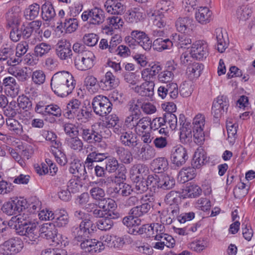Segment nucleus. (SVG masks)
<instances>
[{
	"label": "nucleus",
	"mask_w": 255,
	"mask_h": 255,
	"mask_svg": "<svg viewBox=\"0 0 255 255\" xmlns=\"http://www.w3.org/2000/svg\"><path fill=\"white\" fill-rule=\"evenodd\" d=\"M76 83L73 76L68 72H57L52 76L51 87L58 96L63 97L70 94L75 87Z\"/></svg>",
	"instance_id": "obj_1"
},
{
	"label": "nucleus",
	"mask_w": 255,
	"mask_h": 255,
	"mask_svg": "<svg viewBox=\"0 0 255 255\" xmlns=\"http://www.w3.org/2000/svg\"><path fill=\"white\" fill-rule=\"evenodd\" d=\"M125 124L129 129H133L137 134L140 135L150 128V118L143 117L142 115H135L134 117L126 119Z\"/></svg>",
	"instance_id": "obj_2"
},
{
	"label": "nucleus",
	"mask_w": 255,
	"mask_h": 255,
	"mask_svg": "<svg viewBox=\"0 0 255 255\" xmlns=\"http://www.w3.org/2000/svg\"><path fill=\"white\" fill-rule=\"evenodd\" d=\"M126 42L130 45L137 42L145 50H149L152 46V40L143 31L134 30L130 33V36L126 37Z\"/></svg>",
	"instance_id": "obj_3"
},
{
	"label": "nucleus",
	"mask_w": 255,
	"mask_h": 255,
	"mask_svg": "<svg viewBox=\"0 0 255 255\" xmlns=\"http://www.w3.org/2000/svg\"><path fill=\"white\" fill-rule=\"evenodd\" d=\"M94 112L96 115L104 117L112 110L113 105L106 96L98 95L94 98L92 103Z\"/></svg>",
	"instance_id": "obj_4"
},
{
	"label": "nucleus",
	"mask_w": 255,
	"mask_h": 255,
	"mask_svg": "<svg viewBox=\"0 0 255 255\" xmlns=\"http://www.w3.org/2000/svg\"><path fill=\"white\" fill-rule=\"evenodd\" d=\"M95 59V56L92 52L85 51L75 57L74 65L78 70L86 71L93 67Z\"/></svg>",
	"instance_id": "obj_5"
},
{
	"label": "nucleus",
	"mask_w": 255,
	"mask_h": 255,
	"mask_svg": "<svg viewBox=\"0 0 255 255\" xmlns=\"http://www.w3.org/2000/svg\"><path fill=\"white\" fill-rule=\"evenodd\" d=\"M8 226L10 228L14 229L19 235L27 237L31 241H35L39 237L35 224H13L12 226Z\"/></svg>",
	"instance_id": "obj_6"
},
{
	"label": "nucleus",
	"mask_w": 255,
	"mask_h": 255,
	"mask_svg": "<svg viewBox=\"0 0 255 255\" xmlns=\"http://www.w3.org/2000/svg\"><path fill=\"white\" fill-rule=\"evenodd\" d=\"M23 247L22 241L18 238H11L0 246V253L3 255L16 254Z\"/></svg>",
	"instance_id": "obj_7"
},
{
	"label": "nucleus",
	"mask_w": 255,
	"mask_h": 255,
	"mask_svg": "<svg viewBox=\"0 0 255 255\" xmlns=\"http://www.w3.org/2000/svg\"><path fill=\"white\" fill-rule=\"evenodd\" d=\"M26 201L22 199L15 198L14 200L6 202L2 207V210L8 215H13L25 210Z\"/></svg>",
	"instance_id": "obj_8"
},
{
	"label": "nucleus",
	"mask_w": 255,
	"mask_h": 255,
	"mask_svg": "<svg viewBox=\"0 0 255 255\" xmlns=\"http://www.w3.org/2000/svg\"><path fill=\"white\" fill-rule=\"evenodd\" d=\"M81 17L84 21L89 19L91 23L99 25L104 21L105 16L104 12L102 9L95 7L83 12Z\"/></svg>",
	"instance_id": "obj_9"
},
{
	"label": "nucleus",
	"mask_w": 255,
	"mask_h": 255,
	"mask_svg": "<svg viewBox=\"0 0 255 255\" xmlns=\"http://www.w3.org/2000/svg\"><path fill=\"white\" fill-rule=\"evenodd\" d=\"M188 157L186 150L181 145H178L173 147L171 160L172 163L178 167L184 164Z\"/></svg>",
	"instance_id": "obj_10"
},
{
	"label": "nucleus",
	"mask_w": 255,
	"mask_h": 255,
	"mask_svg": "<svg viewBox=\"0 0 255 255\" xmlns=\"http://www.w3.org/2000/svg\"><path fill=\"white\" fill-rule=\"evenodd\" d=\"M208 52L207 43L204 40H198L192 44L190 54L193 58L203 60L208 55Z\"/></svg>",
	"instance_id": "obj_11"
},
{
	"label": "nucleus",
	"mask_w": 255,
	"mask_h": 255,
	"mask_svg": "<svg viewBox=\"0 0 255 255\" xmlns=\"http://www.w3.org/2000/svg\"><path fill=\"white\" fill-rule=\"evenodd\" d=\"M229 106V101L226 96H219L213 102L212 114L216 118H219L226 112Z\"/></svg>",
	"instance_id": "obj_12"
},
{
	"label": "nucleus",
	"mask_w": 255,
	"mask_h": 255,
	"mask_svg": "<svg viewBox=\"0 0 255 255\" xmlns=\"http://www.w3.org/2000/svg\"><path fill=\"white\" fill-rule=\"evenodd\" d=\"M135 149L137 157L142 160H149L155 156V152L154 148L150 144H139Z\"/></svg>",
	"instance_id": "obj_13"
},
{
	"label": "nucleus",
	"mask_w": 255,
	"mask_h": 255,
	"mask_svg": "<svg viewBox=\"0 0 255 255\" xmlns=\"http://www.w3.org/2000/svg\"><path fill=\"white\" fill-rule=\"evenodd\" d=\"M56 52L57 56L61 60H65L67 62L72 60V51L69 42L61 41L59 42Z\"/></svg>",
	"instance_id": "obj_14"
},
{
	"label": "nucleus",
	"mask_w": 255,
	"mask_h": 255,
	"mask_svg": "<svg viewBox=\"0 0 255 255\" xmlns=\"http://www.w3.org/2000/svg\"><path fill=\"white\" fill-rule=\"evenodd\" d=\"M179 127L180 130V138L185 142L189 141L191 137V127L190 123L187 121L184 115L180 114L179 116Z\"/></svg>",
	"instance_id": "obj_15"
},
{
	"label": "nucleus",
	"mask_w": 255,
	"mask_h": 255,
	"mask_svg": "<svg viewBox=\"0 0 255 255\" xmlns=\"http://www.w3.org/2000/svg\"><path fill=\"white\" fill-rule=\"evenodd\" d=\"M167 69L161 71L157 76V80L159 83H170L173 79L174 74L173 71L176 69V65L173 61H168L166 64Z\"/></svg>",
	"instance_id": "obj_16"
},
{
	"label": "nucleus",
	"mask_w": 255,
	"mask_h": 255,
	"mask_svg": "<svg viewBox=\"0 0 255 255\" xmlns=\"http://www.w3.org/2000/svg\"><path fill=\"white\" fill-rule=\"evenodd\" d=\"M5 93L11 97H16L19 92V85L13 77H7L3 80Z\"/></svg>",
	"instance_id": "obj_17"
},
{
	"label": "nucleus",
	"mask_w": 255,
	"mask_h": 255,
	"mask_svg": "<svg viewBox=\"0 0 255 255\" xmlns=\"http://www.w3.org/2000/svg\"><path fill=\"white\" fill-rule=\"evenodd\" d=\"M64 143L68 149L76 152H81L84 149L83 141L79 135L66 137Z\"/></svg>",
	"instance_id": "obj_18"
},
{
	"label": "nucleus",
	"mask_w": 255,
	"mask_h": 255,
	"mask_svg": "<svg viewBox=\"0 0 255 255\" xmlns=\"http://www.w3.org/2000/svg\"><path fill=\"white\" fill-rule=\"evenodd\" d=\"M81 249L85 253H95L102 251V245L95 239H86L81 241Z\"/></svg>",
	"instance_id": "obj_19"
},
{
	"label": "nucleus",
	"mask_w": 255,
	"mask_h": 255,
	"mask_svg": "<svg viewBox=\"0 0 255 255\" xmlns=\"http://www.w3.org/2000/svg\"><path fill=\"white\" fill-rule=\"evenodd\" d=\"M155 83L143 82L134 88V91L138 95L152 99L154 96Z\"/></svg>",
	"instance_id": "obj_20"
},
{
	"label": "nucleus",
	"mask_w": 255,
	"mask_h": 255,
	"mask_svg": "<svg viewBox=\"0 0 255 255\" xmlns=\"http://www.w3.org/2000/svg\"><path fill=\"white\" fill-rule=\"evenodd\" d=\"M119 83L118 79H116L111 72L108 71L100 81L99 85L104 90L108 91L117 87Z\"/></svg>",
	"instance_id": "obj_21"
},
{
	"label": "nucleus",
	"mask_w": 255,
	"mask_h": 255,
	"mask_svg": "<svg viewBox=\"0 0 255 255\" xmlns=\"http://www.w3.org/2000/svg\"><path fill=\"white\" fill-rule=\"evenodd\" d=\"M212 12L207 7H200L196 10V20L201 24H206L211 20Z\"/></svg>",
	"instance_id": "obj_22"
},
{
	"label": "nucleus",
	"mask_w": 255,
	"mask_h": 255,
	"mask_svg": "<svg viewBox=\"0 0 255 255\" xmlns=\"http://www.w3.org/2000/svg\"><path fill=\"white\" fill-rule=\"evenodd\" d=\"M92 152L88 154L87 157L85 161L84 166L87 167L88 169H92L93 163L94 162H101L108 157L107 153H100L91 149Z\"/></svg>",
	"instance_id": "obj_23"
},
{
	"label": "nucleus",
	"mask_w": 255,
	"mask_h": 255,
	"mask_svg": "<svg viewBox=\"0 0 255 255\" xmlns=\"http://www.w3.org/2000/svg\"><path fill=\"white\" fill-rule=\"evenodd\" d=\"M53 224L59 228L66 227L69 223V218L67 211L64 209L56 210L54 213Z\"/></svg>",
	"instance_id": "obj_24"
},
{
	"label": "nucleus",
	"mask_w": 255,
	"mask_h": 255,
	"mask_svg": "<svg viewBox=\"0 0 255 255\" xmlns=\"http://www.w3.org/2000/svg\"><path fill=\"white\" fill-rule=\"evenodd\" d=\"M148 171L146 165L137 164L132 166L129 171L130 178L134 182H137L142 178L143 174Z\"/></svg>",
	"instance_id": "obj_25"
},
{
	"label": "nucleus",
	"mask_w": 255,
	"mask_h": 255,
	"mask_svg": "<svg viewBox=\"0 0 255 255\" xmlns=\"http://www.w3.org/2000/svg\"><path fill=\"white\" fill-rule=\"evenodd\" d=\"M128 19L131 23L143 20L145 17L144 9L140 6L131 8L128 11Z\"/></svg>",
	"instance_id": "obj_26"
},
{
	"label": "nucleus",
	"mask_w": 255,
	"mask_h": 255,
	"mask_svg": "<svg viewBox=\"0 0 255 255\" xmlns=\"http://www.w3.org/2000/svg\"><path fill=\"white\" fill-rule=\"evenodd\" d=\"M120 139L123 144L129 147H134L138 145L136 136L132 131L121 132Z\"/></svg>",
	"instance_id": "obj_27"
},
{
	"label": "nucleus",
	"mask_w": 255,
	"mask_h": 255,
	"mask_svg": "<svg viewBox=\"0 0 255 255\" xmlns=\"http://www.w3.org/2000/svg\"><path fill=\"white\" fill-rule=\"evenodd\" d=\"M39 232L41 236L48 240H54L57 236V230L53 223H47L43 224L41 227Z\"/></svg>",
	"instance_id": "obj_28"
},
{
	"label": "nucleus",
	"mask_w": 255,
	"mask_h": 255,
	"mask_svg": "<svg viewBox=\"0 0 255 255\" xmlns=\"http://www.w3.org/2000/svg\"><path fill=\"white\" fill-rule=\"evenodd\" d=\"M203 69L204 65L202 63L194 62L188 66L186 73L188 78L193 80L200 76Z\"/></svg>",
	"instance_id": "obj_29"
},
{
	"label": "nucleus",
	"mask_w": 255,
	"mask_h": 255,
	"mask_svg": "<svg viewBox=\"0 0 255 255\" xmlns=\"http://www.w3.org/2000/svg\"><path fill=\"white\" fill-rule=\"evenodd\" d=\"M104 6L107 11L112 14L121 15L124 12V6L120 2L108 0L105 2Z\"/></svg>",
	"instance_id": "obj_30"
},
{
	"label": "nucleus",
	"mask_w": 255,
	"mask_h": 255,
	"mask_svg": "<svg viewBox=\"0 0 255 255\" xmlns=\"http://www.w3.org/2000/svg\"><path fill=\"white\" fill-rule=\"evenodd\" d=\"M192 20L188 17H179L175 23L177 30L183 33H188L192 30Z\"/></svg>",
	"instance_id": "obj_31"
},
{
	"label": "nucleus",
	"mask_w": 255,
	"mask_h": 255,
	"mask_svg": "<svg viewBox=\"0 0 255 255\" xmlns=\"http://www.w3.org/2000/svg\"><path fill=\"white\" fill-rule=\"evenodd\" d=\"M41 25V22L39 20H35L23 24L20 28L22 37L25 39L29 38L31 35L33 30L35 28H39Z\"/></svg>",
	"instance_id": "obj_32"
},
{
	"label": "nucleus",
	"mask_w": 255,
	"mask_h": 255,
	"mask_svg": "<svg viewBox=\"0 0 255 255\" xmlns=\"http://www.w3.org/2000/svg\"><path fill=\"white\" fill-rule=\"evenodd\" d=\"M25 210V209L24 210ZM27 224H33L30 215L27 211H25L23 214H19L18 215L12 217L7 224L8 226H12L13 224L24 225Z\"/></svg>",
	"instance_id": "obj_33"
},
{
	"label": "nucleus",
	"mask_w": 255,
	"mask_h": 255,
	"mask_svg": "<svg viewBox=\"0 0 255 255\" xmlns=\"http://www.w3.org/2000/svg\"><path fill=\"white\" fill-rule=\"evenodd\" d=\"M149 16L150 17L152 24L158 28L164 27L166 24V18L159 11H154L153 12H150Z\"/></svg>",
	"instance_id": "obj_34"
},
{
	"label": "nucleus",
	"mask_w": 255,
	"mask_h": 255,
	"mask_svg": "<svg viewBox=\"0 0 255 255\" xmlns=\"http://www.w3.org/2000/svg\"><path fill=\"white\" fill-rule=\"evenodd\" d=\"M173 44V39L172 40L168 38L163 39L162 38H157L153 43L154 49L158 51L170 49L172 47Z\"/></svg>",
	"instance_id": "obj_35"
},
{
	"label": "nucleus",
	"mask_w": 255,
	"mask_h": 255,
	"mask_svg": "<svg viewBox=\"0 0 255 255\" xmlns=\"http://www.w3.org/2000/svg\"><path fill=\"white\" fill-rule=\"evenodd\" d=\"M42 17L45 21L52 20L56 15L55 10L50 2L44 3L41 6Z\"/></svg>",
	"instance_id": "obj_36"
},
{
	"label": "nucleus",
	"mask_w": 255,
	"mask_h": 255,
	"mask_svg": "<svg viewBox=\"0 0 255 255\" xmlns=\"http://www.w3.org/2000/svg\"><path fill=\"white\" fill-rule=\"evenodd\" d=\"M175 184V181L172 177L167 174H163L160 176L158 188L162 190H170Z\"/></svg>",
	"instance_id": "obj_37"
},
{
	"label": "nucleus",
	"mask_w": 255,
	"mask_h": 255,
	"mask_svg": "<svg viewBox=\"0 0 255 255\" xmlns=\"http://www.w3.org/2000/svg\"><path fill=\"white\" fill-rule=\"evenodd\" d=\"M6 124L9 130L13 131L16 134L19 136L25 135L23 134L22 126L18 121L12 118H8L6 120Z\"/></svg>",
	"instance_id": "obj_38"
},
{
	"label": "nucleus",
	"mask_w": 255,
	"mask_h": 255,
	"mask_svg": "<svg viewBox=\"0 0 255 255\" xmlns=\"http://www.w3.org/2000/svg\"><path fill=\"white\" fill-rule=\"evenodd\" d=\"M173 43L178 48H183L190 45L192 40L190 36L185 34H175L173 36Z\"/></svg>",
	"instance_id": "obj_39"
},
{
	"label": "nucleus",
	"mask_w": 255,
	"mask_h": 255,
	"mask_svg": "<svg viewBox=\"0 0 255 255\" xmlns=\"http://www.w3.org/2000/svg\"><path fill=\"white\" fill-rule=\"evenodd\" d=\"M100 209L97 208L93 211V214L96 218H104V217H110V218H118L119 217V213L114 212L113 211H107L106 205L100 207Z\"/></svg>",
	"instance_id": "obj_40"
},
{
	"label": "nucleus",
	"mask_w": 255,
	"mask_h": 255,
	"mask_svg": "<svg viewBox=\"0 0 255 255\" xmlns=\"http://www.w3.org/2000/svg\"><path fill=\"white\" fill-rule=\"evenodd\" d=\"M116 152L120 160L125 164H129L132 161V154L128 149L118 147L116 148Z\"/></svg>",
	"instance_id": "obj_41"
},
{
	"label": "nucleus",
	"mask_w": 255,
	"mask_h": 255,
	"mask_svg": "<svg viewBox=\"0 0 255 255\" xmlns=\"http://www.w3.org/2000/svg\"><path fill=\"white\" fill-rule=\"evenodd\" d=\"M195 168L192 167L183 168L179 172L178 179L183 183L194 178L195 176Z\"/></svg>",
	"instance_id": "obj_42"
},
{
	"label": "nucleus",
	"mask_w": 255,
	"mask_h": 255,
	"mask_svg": "<svg viewBox=\"0 0 255 255\" xmlns=\"http://www.w3.org/2000/svg\"><path fill=\"white\" fill-rule=\"evenodd\" d=\"M206 159V156L203 149H198L195 152L191 165L195 168H199L204 164Z\"/></svg>",
	"instance_id": "obj_43"
},
{
	"label": "nucleus",
	"mask_w": 255,
	"mask_h": 255,
	"mask_svg": "<svg viewBox=\"0 0 255 255\" xmlns=\"http://www.w3.org/2000/svg\"><path fill=\"white\" fill-rule=\"evenodd\" d=\"M51 50V46L50 44L41 42L37 44L34 49V54L36 57L42 58L47 54Z\"/></svg>",
	"instance_id": "obj_44"
},
{
	"label": "nucleus",
	"mask_w": 255,
	"mask_h": 255,
	"mask_svg": "<svg viewBox=\"0 0 255 255\" xmlns=\"http://www.w3.org/2000/svg\"><path fill=\"white\" fill-rule=\"evenodd\" d=\"M151 206L149 203H142L141 205L136 206L131 208L129 212L130 215L135 217H141L147 213L151 209Z\"/></svg>",
	"instance_id": "obj_45"
},
{
	"label": "nucleus",
	"mask_w": 255,
	"mask_h": 255,
	"mask_svg": "<svg viewBox=\"0 0 255 255\" xmlns=\"http://www.w3.org/2000/svg\"><path fill=\"white\" fill-rule=\"evenodd\" d=\"M140 103L138 100H132L130 101L128 105V112L129 113L128 116L127 117L126 119H129V118H131L132 117L137 115L140 116L141 115L140 111V108L141 107Z\"/></svg>",
	"instance_id": "obj_46"
},
{
	"label": "nucleus",
	"mask_w": 255,
	"mask_h": 255,
	"mask_svg": "<svg viewBox=\"0 0 255 255\" xmlns=\"http://www.w3.org/2000/svg\"><path fill=\"white\" fill-rule=\"evenodd\" d=\"M7 24L10 27L17 26L20 24V15L17 11L11 9L9 10L6 15Z\"/></svg>",
	"instance_id": "obj_47"
},
{
	"label": "nucleus",
	"mask_w": 255,
	"mask_h": 255,
	"mask_svg": "<svg viewBox=\"0 0 255 255\" xmlns=\"http://www.w3.org/2000/svg\"><path fill=\"white\" fill-rule=\"evenodd\" d=\"M14 46L11 43L3 45L0 49V61L7 60L14 54Z\"/></svg>",
	"instance_id": "obj_48"
},
{
	"label": "nucleus",
	"mask_w": 255,
	"mask_h": 255,
	"mask_svg": "<svg viewBox=\"0 0 255 255\" xmlns=\"http://www.w3.org/2000/svg\"><path fill=\"white\" fill-rule=\"evenodd\" d=\"M252 12V9L250 6L242 5L237 11V18L240 21H245L251 16Z\"/></svg>",
	"instance_id": "obj_49"
},
{
	"label": "nucleus",
	"mask_w": 255,
	"mask_h": 255,
	"mask_svg": "<svg viewBox=\"0 0 255 255\" xmlns=\"http://www.w3.org/2000/svg\"><path fill=\"white\" fill-rule=\"evenodd\" d=\"M202 193L201 188L195 184L187 186L183 191L184 196L188 198H196L198 197Z\"/></svg>",
	"instance_id": "obj_50"
},
{
	"label": "nucleus",
	"mask_w": 255,
	"mask_h": 255,
	"mask_svg": "<svg viewBox=\"0 0 255 255\" xmlns=\"http://www.w3.org/2000/svg\"><path fill=\"white\" fill-rule=\"evenodd\" d=\"M40 6L38 4L34 3L30 5L24 11L25 18L29 20L35 19L39 14Z\"/></svg>",
	"instance_id": "obj_51"
},
{
	"label": "nucleus",
	"mask_w": 255,
	"mask_h": 255,
	"mask_svg": "<svg viewBox=\"0 0 255 255\" xmlns=\"http://www.w3.org/2000/svg\"><path fill=\"white\" fill-rule=\"evenodd\" d=\"M217 42V50L220 53L224 52L227 47V44L226 43L223 36L222 30L220 28L216 29L215 32Z\"/></svg>",
	"instance_id": "obj_52"
},
{
	"label": "nucleus",
	"mask_w": 255,
	"mask_h": 255,
	"mask_svg": "<svg viewBox=\"0 0 255 255\" xmlns=\"http://www.w3.org/2000/svg\"><path fill=\"white\" fill-rule=\"evenodd\" d=\"M89 112L87 111L86 108L84 109L80 107L76 110L73 112L69 116L66 117L68 119H76L78 121L82 120L83 119H87L89 116Z\"/></svg>",
	"instance_id": "obj_53"
},
{
	"label": "nucleus",
	"mask_w": 255,
	"mask_h": 255,
	"mask_svg": "<svg viewBox=\"0 0 255 255\" xmlns=\"http://www.w3.org/2000/svg\"><path fill=\"white\" fill-rule=\"evenodd\" d=\"M105 160V170L109 173H114L118 169L119 164L116 158L108 156Z\"/></svg>",
	"instance_id": "obj_54"
},
{
	"label": "nucleus",
	"mask_w": 255,
	"mask_h": 255,
	"mask_svg": "<svg viewBox=\"0 0 255 255\" xmlns=\"http://www.w3.org/2000/svg\"><path fill=\"white\" fill-rule=\"evenodd\" d=\"M113 218L110 217H104L97 222L98 228L102 231H107L111 229L114 224L112 219Z\"/></svg>",
	"instance_id": "obj_55"
},
{
	"label": "nucleus",
	"mask_w": 255,
	"mask_h": 255,
	"mask_svg": "<svg viewBox=\"0 0 255 255\" xmlns=\"http://www.w3.org/2000/svg\"><path fill=\"white\" fill-rule=\"evenodd\" d=\"M63 128L65 133L68 136H75L79 134L78 127L74 124L65 123L63 125Z\"/></svg>",
	"instance_id": "obj_56"
},
{
	"label": "nucleus",
	"mask_w": 255,
	"mask_h": 255,
	"mask_svg": "<svg viewBox=\"0 0 255 255\" xmlns=\"http://www.w3.org/2000/svg\"><path fill=\"white\" fill-rule=\"evenodd\" d=\"M62 22L63 24V28L68 33L75 31L78 27V21L76 18H66Z\"/></svg>",
	"instance_id": "obj_57"
},
{
	"label": "nucleus",
	"mask_w": 255,
	"mask_h": 255,
	"mask_svg": "<svg viewBox=\"0 0 255 255\" xmlns=\"http://www.w3.org/2000/svg\"><path fill=\"white\" fill-rule=\"evenodd\" d=\"M8 72L16 78L19 81L25 82L28 78L27 73L23 69L19 68L13 70V68H9Z\"/></svg>",
	"instance_id": "obj_58"
},
{
	"label": "nucleus",
	"mask_w": 255,
	"mask_h": 255,
	"mask_svg": "<svg viewBox=\"0 0 255 255\" xmlns=\"http://www.w3.org/2000/svg\"><path fill=\"white\" fill-rule=\"evenodd\" d=\"M149 231L152 232V236L156 240V238L165 234V228L163 225L159 223H153L149 226Z\"/></svg>",
	"instance_id": "obj_59"
},
{
	"label": "nucleus",
	"mask_w": 255,
	"mask_h": 255,
	"mask_svg": "<svg viewBox=\"0 0 255 255\" xmlns=\"http://www.w3.org/2000/svg\"><path fill=\"white\" fill-rule=\"evenodd\" d=\"M81 106V102L78 99H73L69 101L67 104L66 109L64 114V116L66 117L69 116L73 112L79 108Z\"/></svg>",
	"instance_id": "obj_60"
},
{
	"label": "nucleus",
	"mask_w": 255,
	"mask_h": 255,
	"mask_svg": "<svg viewBox=\"0 0 255 255\" xmlns=\"http://www.w3.org/2000/svg\"><path fill=\"white\" fill-rule=\"evenodd\" d=\"M82 183L78 179H71L67 184V189L71 193L78 192L82 188Z\"/></svg>",
	"instance_id": "obj_61"
},
{
	"label": "nucleus",
	"mask_w": 255,
	"mask_h": 255,
	"mask_svg": "<svg viewBox=\"0 0 255 255\" xmlns=\"http://www.w3.org/2000/svg\"><path fill=\"white\" fill-rule=\"evenodd\" d=\"M115 191L123 196H128L133 191V189L129 184L122 183L119 184V188H115Z\"/></svg>",
	"instance_id": "obj_62"
},
{
	"label": "nucleus",
	"mask_w": 255,
	"mask_h": 255,
	"mask_svg": "<svg viewBox=\"0 0 255 255\" xmlns=\"http://www.w3.org/2000/svg\"><path fill=\"white\" fill-rule=\"evenodd\" d=\"M154 170H157L158 172H162L168 168L167 160L164 157L156 159L154 161Z\"/></svg>",
	"instance_id": "obj_63"
},
{
	"label": "nucleus",
	"mask_w": 255,
	"mask_h": 255,
	"mask_svg": "<svg viewBox=\"0 0 255 255\" xmlns=\"http://www.w3.org/2000/svg\"><path fill=\"white\" fill-rule=\"evenodd\" d=\"M32 81L37 85H41L45 81V74L42 70H36L32 72L31 75Z\"/></svg>",
	"instance_id": "obj_64"
}]
</instances>
